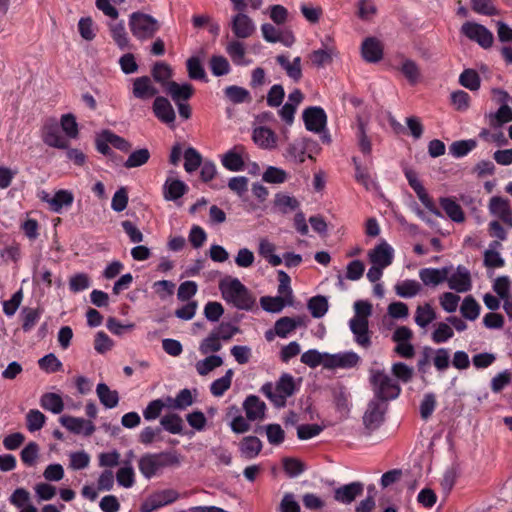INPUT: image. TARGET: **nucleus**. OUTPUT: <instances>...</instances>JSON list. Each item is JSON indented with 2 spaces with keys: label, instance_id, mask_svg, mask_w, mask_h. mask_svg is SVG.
<instances>
[{
  "label": "nucleus",
  "instance_id": "19",
  "mask_svg": "<svg viewBox=\"0 0 512 512\" xmlns=\"http://www.w3.org/2000/svg\"><path fill=\"white\" fill-rule=\"evenodd\" d=\"M303 121L307 130L319 133L326 126L327 116L321 107L313 106L304 110Z\"/></svg>",
  "mask_w": 512,
  "mask_h": 512
},
{
  "label": "nucleus",
  "instance_id": "25",
  "mask_svg": "<svg viewBox=\"0 0 512 512\" xmlns=\"http://www.w3.org/2000/svg\"><path fill=\"white\" fill-rule=\"evenodd\" d=\"M153 112L155 116L163 123L167 125H173L176 119L175 111L165 97L158 96L153 102Z\"/></svg>",
  "mask_w": 512,
  "mask_h": 512
},
{
  "label": "nucleus",
  "instance_id": "21",
  "mask_svg": "<svg viewBox=\"0 0 512 512\" xmlns=\"http://www.w3.org/2000/svg\"><path fill=\"white\" fill-rule=\"evenodd\" d=\"M364 492V484L361 482H351L349 484L342 485L334 490L335 501L349 505L357 497L361 496Z\"/></svg>",
  "mask_w": 512,
  "mask_h": 512
},
{
  "label": "nucleus",
  "instance_id": "10",
  "mask_svg": "<svg viewBox=\"0 0 512 512\" xmlns=\"http://www.w3.org/2000/svg\"><path fill=\"white\" fill-rule=\"evenodd\" d=\"M180 497L174 489H164L153 493L141 504V512H154L155 510L169 505Z\"/></svg>",
  "mask_w": 512,
  "mask_h": 512
},
{
  "label": "nucleus",
  "instance_id": "37",
  "mask_svg": "<svg viewBox=\"0 0 512 512\" xmlns=\"http://www.w3.org/2000/svg\"><path fill=\"white\" fill-rule=\"evenodd\" d=\"M441 208L446 215L456 223H462L465 220V214L462 207L451 197H442L439 199Z\"/></svg>",
  "mask_w": 512,
  "mask_h": 512
},
{
  "label": "nucleus",
  "instance_id": "3",
  "mask_svg": "<svg viewBox=\"0 0 512 512\" xmlns=\"http://www.w3.org/2000/svg\"><path fill=\"white\" fill-rule=\"evenodd\" d=\"M219 289L223 299L237 309L249 310L254 305V298L238 278L221 280Z\"/></svg>",
  "mask_w": 512,
  "mask_h": 512
},
{
  "label": "nucleus",
  "instance_id": "17",
  "mask_svg": "<svg viewBox=\"0 0 512 512\" xmlns=\"http://www.w3.org/2000/svg\"><path fill=\"white\" fill-rule=\"evenodd\" d=\"M360 360V357L352 351L340 352L336 354L326 353V359L324 362V368L336 369V368H352L355 367Z\"/></svg>",
  "mask_w": 512,
  "mask_h": 512
},
{
  "label": "nucleus",
  "instance_id": "57",
  "mask_svg": "<svg viewBox=\"0 0 512 512\" xmlns=\"http://www.w3.org/2000/svg\"><path fill=\"white\" fill-rule=\"evenodd\" d=\"M225 95L231 102L235 104L249 102L251 100L249 91L236 85L226 87Z\"/></svg>",
  "mask_w": 512,
  "mask_h": 512
},
{
  "label": "nucleus",
  "instance_id": "12",
  "mask_svg": "<svg viewBox=\"0 0 512 512\" xmlns=\"http://www.w3.org/2000/svg\"><path fill=\"white\" fill-rule=\"evenodd\" d=\"M387 410L385 401L374 398L368 404L367 410L363 416V422L367 429L375 430L384 421Z\"/></svg>",
  "mask_w": 512,
  "mask_h": 512
},
{
  "label": "nucleus",
  "instance_id": "23",
  "mask_svg": "<svg viewBox=\"0 0 512 512\" xmlns=\"http://www.w3.org/2000/svg\"><path fill=\"white\" fill-rule=\"evenodd\" d=\"M132 94L136 99L148 100L158 94V89L153 85L151 78L141 76L133 80Z\"/></svg>",
  "mask_w": 512,
  "mask_h": 512
},
{
  "label": "nucleus",
  "instance_id": "35",
  "mask_svg": "<svg viewBox=\"0 0 512 512\" xmlns=\"http://www.w3.org/2000/svg\"><path fill=\"white\" fill-rule=\"evenodd\" d=\"M188 190L187 185L179 180L168 177L163 185V196L168 201L181 198Z\"/></svg>",
  "mask_w": 512,
  "mask_h": 512
},
{
  "label": "nucleus",
  "instance_id": "15",
  "mask_svg": "<svg viewBox=\"0 0 512 512\" xmlns=\"http://www.w3.org/2000/svg\"><path fill=\"white\" fill-rule=\"evenodd\" d=\"M262 36L269 43H282L286 47H290L295 42L293 33L289 30H283L273 26L270 23L261 25Z\"/></svg>",
  "mask_w": 512,
  "mask_h": 512
},
{
  "label": "nucleus",
  "instance_id": "53",
  "mask_svg": "<svg viewBox=\"0 0 512 512\" xmlns=\"http://www.w3.org/2000/svg\"><path fill=\"white\" fill-rule=\"evenodd\" d=\"M184 169L188 173L195 172L202 164L201 154L193 147L185 150L184 154Z\"/></svg>",
  "mask_w": 512,
  "mask_h": 512
},
{
  "label": "nucleus",
  "instance_id": "7",
  "mask_svg": "<svg viewBox=\"0 0 512 512\" xmlns=\"http://www.w3.org/2000/svg\"><path fill=\"white\" fill-rule=\"evenodd\" d=\"M43 142L54 148L68 149L69 141L61 134L59 124L56 119H47L41 130Z\"/></svg>",
  "mask_w": 512,
  "mask_h": 512
},
{
  "label": "nucleus",
  "instance_id": "29",
  "mask_svg": "<svg viewBox=\"0 0 512 512\" xmlns=\"http://www.w3.org/2000/svg\"><path fill=\"white\" fill-rule=\"evenodd\" d=\"M306 318L302 316L297 317H282L275 322L274 332L280 338H286L297 327L305 326Z\"/></svg>",
  "mask_w": 512,
  "mask_h": 512
},
{
  "label": "nucleus",
  "instance_id": "49",
  "mask_svg": "<svg viewBox=\"0 0 512 512\" xmlns=\"http://www.w3.org/2000/svg\"><path fill=\"white\" fill-rule=\"evenodd\" d=\"M74 196L69 190H58L51 199V210L60 213L64 207H70Z\"/></svg>",
  "mask_w": 512,
  "mask_h": 512
},
{
  "label": "nucleus",
  "instance_id": "28",
  "mask_svg": "<svg viewBox=\"0 0 512 512\" xmlns=\"http://www.w3.org/2000/svg\"><path fill=\"white\" fill-rule=\"evenodd\" d=\"M252 139L261 149L273 150L277 147V136L267 127H256L253 130Z\"/></svg>",
  "mask_w": 512,
  "mask_h": 512
},
{
  "label": "nucleus",
  "instance_id": "27",
  "mask_svg": "<svg viewBox=\"0 0 512 512\" xmlns=\"http://www.w3.org/2000/svg\"><path fill=\"white\" fill-rule=\"evenodd\" d=\"M349 328L354 335L355 342L359 346L363 348L370 347L371 338L369 335L368 321H363L359 318H351L349 321Z\"/></svg>",
  "mask_w": 512,
  "mask_h": 512
},
{
  "label": "nucleus",
  "instance_id": "36",
  "mask_svg": "<svg viewBox=\"0 0 512 512\" xmlns=\"http://www.w3.org/2000/svg\"><path fill=\"white\" fill-rule=\"evenodd\" d=\"M226 52L232 62L237 66H247L251 64V60L246 58V48L244 43L239 40H233L226 46Z\"/></svg>",
  "mask_w": 512,
  "mask_h": 512
},
{
  "label": "nucleus",
  "instance_id": "8",
  "mask_svg": "<svg viewBox=\"0 0 512 512\" xmlns=\"http://www.w3.org/2000/svg\"><path fill=\"white\" fill-rule=\"evenodd\" d=\"M461 33L469 40L478 43L482 48H490L493 44V34L485 26L475 22H465L461 27Z\"/></svg>",
  "mask_w": 512,
  "mask_h": 512
},
{
  "label": "nucleus",
  "instance_id": "20",
  "mask_svg": "<svg viewBox=\"0 0 512 512\" xmlns=\"http://www.w3.org/2000/svg\"><path fill=\"white\" fill-rule=\"evenodd\" d=\"M303 99L304 95L301 90L294 89L289 93L287 102L279 109L278 114L287 126L293 124L296 109Z\"/></svg>",
  "mask_w": 512,
  "mask_h": 512
},
{
  "label": "nucleus",
  "instance_id": "2",
  "mask_svg": "<svg viewBox=\"0 0 512 512\" xmlns=\"http://www.w3.org/2000/svg\"><path fill=\"white\" fill-rule=\"evenodd\" d=\"M299 388L296 379L289 373H282L275 382H267L262 385L260 392L275 406L283 408L287 399L293 396Z\"/></svg>",
  "mask_w": 512,
  "mask_h": 512
},
{
  "label": "nucleus",
  "instance_id": "54",
  "mask_svg": "<svg viewBox=\"0 0 512 512\" xmlns=\"http://www.w3.org/2000/svg\"><path fill=\"white\" fill-rule=\"evenodd\" d=\"M111 36L121 50H125L130 47V39L122 22L111 26Z\"/></svg>",
  "mask_w": 512,
  "mask_h": 512
},
{
  "label": "nucleus",
  "instance_id": "59",
  "mask_svg": "<svg viewBox=\"0 0 512 512\" xmlns=\"http://www.w3.org/2000/svg\"><path fill=\"white\" fill-rule=\"evenodd\" d=\"M60 125H61L62 131L65 133L67 138L75 139L78 137V134H79L78 123L73 114L68 113V114L62 115V117L60 119Z\"/></svg>",
  "mask_w": 512,
  "mask_h": 512
},
{
  "label": "nucleus",
  "instance_id": "44",
  "mask_svg": "<svg viewBox=\"0 0 512 512\" xmlns=\"http://www.w3.org/2000/svg\"><path fill=\"white\" fill-rule=\"evenodd\" d=\"M274 207L277 211L286 214L299 207L298 200L286 193H277L274 197Z\"/></svg>",
  "mask_w": 512,
  "mask_h": 512
},
{
  "label": "nucleus",
  "instance_id": "47",
  "mask_svg": "<svg viewBox=\"0 0 512 512\" xmlns=\"http://www.w3.org/2000/svg\"><path fill=\"white\" fill-rule=\"evenodd\" d=\"M234 371L228 369L225 375L214 380L210 385V392L215 397H221L231 387Z\"/></svg>",
  "mask_w": 512,
  "mask_h": 512
},
{
  "label": "nucleus",
  "instance_id": "14",
  "mask_svg": "<svg viewBox=\"0 0 512 512\" xmlns=\"http://www.w3.org/2000/svg\"><path fill=\"white\" fill-rule=\"evenodd\" d=\"M248 154L241 145H236L221 157L222 165L229 171L238 172L244 170Z\"/></svg>",
  "mask_w": 512,
  "mask_h": 512
},
{
  "label": "nucleus",
  "instance_id": "38",
  "mask_svg": "<svg viewBox=\"0 0 512 512\" xmlns=\"http://www.w3.org/2000/svg\"><path fill=\"white\" fill-rule=\"evenodd\" d=\"M277 63L285 70L286 74L294 81H299L302 77L301 58L295 57L292 62L285 55H278Z\"/></svg>",
  "mask_w": 512,
  "mask_h": 512
},
{
  "label": "nucleus",
  "instance_id": "45",
  "mask_svg": "<svg viewBox=\"0 0 512 512\" xmlns=\"http://www.w3.org/2000/svg\"><path fill=\"white\" fill-rule=\"evenodd\" d=\"M480 310L479 303L471 295L466 296L460 305L461 315L469 321L476 320L479 317Z\"/></svg>",
  "mask_w": 512,
  "mask_h": 512
},
{
  "label": "nucleus",
  "instance_id": "5",
  "mask_svg": "<svg viewBox=\"0 0 512 512\" xmlns=\"http://www.w3.org/2000/svg\"><path fill=\"white\" fill-rule=\"evenodd\" d=\"M129 28L136 39L146 41L153 38L159 31L160 23L149 14L133 12L129 16Z\"/></svg>",
  "mask_w": 512,
  "mask_h": 512
},
{
  "label": "nucleus",
  "instance_id": "13",
  "mask_svg": "<svg viewBox=\"0 0 512 512\" xmlns=\"http://www.w3.org/2000/svg\"><path fill=\"white\" fill-rule=\"evenodd\" d=\"M445 281H447L449 288L457 293H465L470 291L472 288L470 272L466 267L461 265H459L451 274H449L448 271L447 279Z\"/></svg>",
  "mask_w": 512,
  "mask_h": 512
},
{
  "label": "nucleus",
  "instance_id": "62",
  "mask_svg": "<svg viewBox=\"0 0 512 512\" xmlns=\"http://www.w3.org/2000/svg\"><path fill=\"white\" fill-rule=\"evenodd\" d=\"M493 290L504 301L512 297L511 281L508 276H500L494 280Z\"/></svg>",
  "mask_w": 512,
  "mask_h": 512
},
{
  "label": "nucleus",
  "instance_id": "48",
  "mask_svg": "<svg viewBox=\"0 0 512 512\" xmlns=\"http://www.w3.org/2000/svg\"><path fill=\"white\" fill-rule=\"evenodd\" d=\"M258 252L270 265L276 267L282 264V258L275 254V245L269 240H260Z\"/></svg>",
  "mask_w": 512,
  "mask_h": 512
},
{
  "label": "nucleus",
  "instance_id": "51",
  "mask_svg": "<svg viewBox=\"0 0 512 512\" xmlns=\"http://www.w3.org/2000/svg\"><path fill=\"white\" fill-rule=\"evenodd\" d=\"M512 121V109L508 104H502L494 114L489 115V123L493 128H499Z\"/></svg>",
  "mask_w": 512,
  "mask_h": 512
},
{
  "label": "nucleus",
  "instance_id": "43",
  "mask_svg": "<svg viewBox=\"0 0 512 512\" xmlns=\"http://www.w3.org/2000/svg\"><path fill=\"white\" fill-rule=\"evenodd\" d=\"M40 405L43 409L52 412L53 414H59L64 409V403L62 397L57 393H45L40 398Z\"/></svg>",
  "mask_w": 512,
  "mask_h": 512
},
{
  "label": "nucleus",
  "instance_id": "39",
  "mask_svg": "<svg viewBox=\"0 0 512 512\" xmlns=\"http://www.w3.org/2000/svg\"><path fill=\"white\" fill-rule=\"evenodd\" d=\"M356 137L359 150L365 156H370L372 153V142L367 135V123L361 117L357 118Z\"/></svg>",
  "mask_w": 512,
  "mask_h": 512
},
{
  "label": "nucleus",
  "instance_id": "11",
  "mask_svg": "<svg viewBox=\"0 0 512 512\" xmlns=\"http://www.w3.org/2000/svg\"><path fill=\"white\" fill-rule=\"evenodd\" d=\"M230 28L237 39H247L256 31V25L244 11H237L230 19Z\"/></svg>",
  "mask_w": 512,
  "mask_h": 512
},
{
  "label": "nucleus",
  "instance_id": "33",
  "mask_svg": "<svg viewBox=\"0 0 512 512\" xmlns=\"http://www.w3.org/2000/svg\"><path fill=\"white\" fill-rule=\"evenodd\" d=\"M165 90L176 104L188 100L194 93V89L191 84H178L174 81L167 82Z\"/></svg>",
  "mask_w": 512,
  "mask_h": 512
},
{
  "label": "nucleus",
  "instance_id": "60",
  "mask_svg": "<svg viewBox=\"0 0 512 512\" xmlns=\"http://www.w3.org/2000/svg\"><path fill=\"white\" fill-rule=\"evenodd\" d=\"M209 67L212 74L217 77L227 75L231 70L228 60L221 55L212 56L209 61Z\"/></svg>",
  "mask_w": 512,
  "mask_h": 512
},
{
  "label": "nucleus",
  "instance_id": "64",
  "mask_svg": "<svg viewBox=\"0 0 512 512\" xmlns=\"http://www.w3.org/2000/svg\"><path fill=\"white\" fill-rule=\"evenodd\" d=\"M46 416L37 409H31L26 415V426L30 432H36L45 425Z\"/></svg>",
  "mask_w": 512,
  "mask_h": 512
},
{
  "label": "nucleus",
  "instance_id": "22",
  "mask_svg": "<svg viewBox=\"0 0 512 512\" xmlns=\"http://www.w3.org/2000/svg\"><path fill=\"white\" fill-rule=\"evenodd\" d=\"M61 425L74 434L90 436L95 431V426L89 420L64 415L59 419Z\"/></svg>",
  "mask_w": 512,
  "mask_h": 512
},
{
  "label": "nucleus",
  "instance_id": "4",
  "mask_svg": "<svg viewBox=\"0 0 512 512\" xmlns=\"http://www.w3.org/2000/svg\"><path fill=\"white\" fill-rule=\"evenodd\" d=\"M370 382L376 399L386 402L396 399L400 395L401 388L399 384L384 370L372 369L370 371Z\"/></svg>",
  "mask_w": 512,
  "mask_h": 512
},
{
  "label": "nucleus",
  "instance_id": "52",
  "mask_svg": "<svg viewBox=\"0 0 512 512\" xmlns=\"http://www.w3.org/2000/svg\"><path fill=\"white\" fill-rule=\"evenodd\" d=\"M161 429L171 434H181L183 430V420L177 414H167L160 419Z\"/></svg>",
  "mask_w": 512,
  "mask_h": 512
},
{
  "label": "nucleus",
  "instance_id": "6",
  "mask_svg": "<svg viewBox=\"0 0 512 512\" xmlns=\"http://www.w3.org/2000/svg\"><path fill=\"white\" fill-rule=\"evenodd\" d=\"M95 144L97 151L105 156H110L113 153L110 145L122 152H128L132 147L126 139L108 129L97 133Z\"/></svg>",
  "mask_w": 512,
  "mask_h": 512
},
{
  "label": "nucleus",
  "instance_id": "50",
  "mask_svg": "<svg viewBox=\"0 0 512 512\" xmlns=\"http://www.w3.org/2000/svg\"><path fill=\"white\" fill-rule=\"evenodd\" d=\"M223 365V359L219 355H208L206 358L199 360L196 365V371L201 376L208 375L214 369Z\"/></svg>",
  "mask_w": 512,
  "mask_h": 512
},
{
  "label": "nucleus",
  "instance_id": "1",
  "mask_svg": "<svg viewBox=\"0 0 512 512\" xmlns=\"http://www.w3.org/2000/svg\"><path fill=\"white\" fill-rule=\"evenodd\" d=\"M181 462V455L174 450L147 453L139 459L138 468L144 478L151 479L159 475L164 468L178 467Z\"/></svg>",
  "mask_w": 512,
  "mask_h": 512
},
{
  "label": "nucleus",
  "instance_id": "26",
  "mask_svg": "<svg viewBox=\"0 0 512 512\" xmlns=\"http://www.w3.org/2000/svg\"><path fill=\"white\" fill-rule=\"evenodd\" d=\"M262 448L263 443L256 436H245L238 444L239 454L245 460L255 459L262 451Z\"/></svg>",
  "mask_w": 512,
  "mask_h": 512
},
{
  "label": "nucleus",
  "instance_id": "16",
  "mask_svg": "<svg viewBox=\"0 0 512 512\" xmlns=\"http://www.w3.org/2000/svg\"><path fill=\"white\" fill-rule=\"evenodd\" d=\"M368 259L371 264L380 268H387L394 259V249L385 240H382L373 249L368 252Z\"/></svg>",
  "mask_w": 512,
  "mask_h": 512
},
{
  "label": "nucleus",
  "instance_id": "32",
  "mask_svg": "<svg viewBox=\"0 0 512 512\" xmlns=\"http://www.w3.org/2000/svg\"><path fill=\"white\" fill-rule=\"evenodd\" d=\"M448 268H423L419 271V278L426 286H438L447 279Z\"/></svg>",
  "mask_w": 512,
  "mask_h": 512
},
{
  "label": "nucleus",
  "instance_id": "31",
  "mask_svg": "<svg viewBox=\"0 0 512 512\" xmlns=\"http://www.w3.org/2000/svg\"><path fill=\"white\" fill-rule=\"evenodd\" d=\"M337 51L334 45H325L323 48L314 50L310 53L309 59L313 66L323 68L332 63Z\"/></svg>",
  "mask_w": 512,
  "mask_h": 512
},
{
  "label": "nucleus",
  "instance_id": "58",
  "mask_svg": "<svg viewBox=\"0 0 512 512\" xmlns=\"http://www.w3.org/2000/svg\"><path fill=\"white\" fill-rule=\"evenodd\" d=\"M150 159V152L147 148H142L133 151L124 163L128 169L140 167L148 162Z\"/></svg>",
  "mask_w": 512,
  "mask_h": 512
},
{
  "label": "nucleus",
  "instance_id": "34",
  "mask_svg": "<svg viewBox=\"0 0 512 512\" xmlns=\"http://www.w3.org/2000/svg\"><path fill=\"white\" fill-rule=\"evenodd\" d=\"M405 176H406V179L408 180L409 185L414 190V192L417 194V196H418L419 200L422 202V204H424L428 209H430L432 211L431 200H430L425 188L419 181L416 172H414L411 169H406ZM433 212L436 215H439L438 211L433 210Z\"/></svg>",
  "mask_w": 512,
  "mask_h": 512
},
{
  "label": "nucleus",
  "instance_id": "61",
  "mask_svg": "<svg viewBox=\"0 0 512 512\" xmlns=\"http://www.w3.org/2000/svg\"><path fill=\"white\" fill-rule=\"evenodd\" d=\"M39 445L36 442H29L21 451V461L29 467L35 466L39 457Z\"/></svg>",
  "mask_w": 512,
  "mask_h": 512
},
{
  "label": "nucleus",
  "instance_id": "18",
  "mask_svg": "<svg viewBox=\"0 0 512 512\" xmlns=\"http://www.w3.org/2000/svg\"><path fill=\"white\" fill-rule=\"evenodd\" d=\"M313 144L315 142L308 138L296 139L288 145L285 157L298 164L303 163L306 157L312 159V156L310 154L307 155V152Z\"/></svg>",
  "mask_w": 512,
  "mask_h": 512
},
{
  "label": "nucleus",
  "instance_id": "46",
  "mask_svg": "<svg viewBox=\"0 0 512 512\" xmlns=\"http://www.w3.org/2000/svg\"><path fill=\"white\" fill-rule=\"evenodd\" d=\"M436 319V312L429 303L419 305L415 311V323L421 327H427Z\"/></svg>",
  "mask_w": 512,
  "mask_h": 512
},
{
  "label": "nucleus",
  "instance_id": "30",
  "mask_svg": "<svg viewBox=\"0 0 512 512\" xmlns=\"http://www.w3.org/2000/svg\"><path fill=\"white\" fill-rule=\"evenodd\" d=\"M361 53L365 61L370 63L379 62L383 57L382 44L378 39L369 37L363 41Z\"/></svg>",
  "mask_w": 512,
  "mask_h": 512
},
{
  "label": "nucleus",
  "instance_id": "40",
  "mask_svg": "<svg viewBox=\"0 0 512 512\" xmlns=\"http://www.w3.org/2000/svg\"><path fill=\"white\" fill-rule=\"evenodd\" d=\"M99 401L108 409L115 408L119 403V395L116 390H111L105 383H99L96 387Z\"/></svg>",
  "mask_w": 512,
  "mask_h": 512
},
{
  "label": "nucleus",
  "instance_id": "24",
  "mask_svg": "<svg viewBox=\"0 0 512 512\" xmlns=\"http://www.w3.org/2000/svg\"><path fill=\"white\" fill-rule=\"evenodd\" d=\"M243 409L249 421H261L265 418L266 404L255 395H249L243 402Z\"/></svg>",
  "mask_w": 512,
  "mask_h": 512
},
{
  "label": "nucleus",
  "instance_id": "55",
  "mask_svg": "<svg viewBox=\"0 0 512 512\" xmlns=\"http://www.w3.org/2000/svg\"><path fill=\"white\" fill-rule=\"evenodd\" d=\"M22 329L24 332L31 331L41 318L42 311L34 308H24L22 310Z\"/></svg>",
  "mask_w": 512,
  "mask_h": 512
},
{
  "label": "nucleus",
  "instance_id": "41",
  "mask_svg": "<svg viewBox=\"0 0 512 512\" xmlns=\"http://www.w3.org/2000/svg\"><path fill=\"white\" fill-rule=\"evenodd\" d=\"M394 289L401 298H413L422 291V285L416 280L406 279L398 282Z\"/></svg>",
  "mask_w": 512,
  "mask_h": 512
},
{
  "label": "nucleus",
  "instance_id": "63",
  "mask_svg": "<svg viewBox=\"0 0 512 512\" xmlns=\"http://www.w3.org/2000/svg\"><path fill=\"white\" fill-rule=\"evenodd\" d=\"M459 83L471 91H476L480 88V77L475 70L465 69L459 76Z\"/></svg>",
  "mask_w": 512,
  "mask_h": 512
},
{
  "label": "nucleus",
  "instance_id": "42",
  "mask_svg": "<svg viewBox=\"0 0 512 512\" xmlns=\"http://www.w3.org/2000/svg\"><path fill=\"white\" fill-rule=\"evenodd\" d=\"M354 167H355V179L356 181L364 186L366 190H372L376 188V183L372 178L369 169L365 166H362L357 157H353L352 159Z\"/></svg>",
  "mask_w": 512,
  "mask_h": 512
},
{
  "label": "nucleus",
  "instance_id": "9",
  "mask_svg": "<svg viewBox=\"0 0 512 512\" xmlns=\"http://www.w3.org/2000/svg\"><path fill=\"white\" fill-rule=\"evenodd\" d=\"M489 214L494 220L501 221L508 229H512V208L507 198L493 196L488 202Z\"/></svg>",
  "mask_w": 512,
  "mask_h": 512
},
{
  "label": "nucleus",
  "instance_id": "56",
  "mask_svg": "<svg viewBox=\"0 0 512 512\" xmlns=\"http://www.w3.org/2000/svg\"><path fill=\"white\" fill-rule=\"evenodd\" d=\"M477 146V142L473 139L468 140H460L453 142L450 147V153L452 156L456 158H461L466 156L469 152H471Z\"/></svg>",
  "mask_w": 512,
  "mask_h": 512
}]
</instances>
